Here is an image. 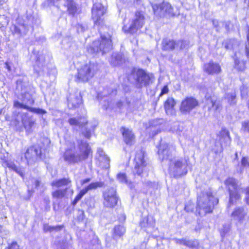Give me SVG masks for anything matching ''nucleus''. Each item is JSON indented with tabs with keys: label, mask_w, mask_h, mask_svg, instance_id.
Here are the masks:
<instances>
[{
	"label": "nucleus",
	"mask_w": 249,
	"mask_h": 249,
	"mask_svg": "<svg viewBox=\"0 0 249 249\" xmlns=\"http://www.w3.org/2000/svg\"><path fill=\"white\" fill-rule=\"evenodd\" d=\"M98 64L94 61H89L78 69L76 75L78 82H87L99 70Z\"/></svg>",
	"instance_id": "4"
},
{
	"label": "nucleus",
	"mask_w": 249,
	"mask_h": 249,
	"mask_svg": "<svg viewBox=\"0 0 249 249\" xmlns=\"http://www.w3.org/2000/svg\"><path fill=\"white\" fill-rule=\"evenodd\" d=\"M223 45L224 46L225 48L227 50L236 49L239 45L238 41L234 39H229L225 40L223 43Z\"/></svg>",
	"instance_id": "30"
},
{
	"label": "nucleus",
	"mask_w": 249,
	"mask_h": 249,
	"mask_svg": "<svg viewBox=\"0 0 249 249\" xmlns=\"http://www.w3.org/2000/svg\"><path fill=\"white\" fill-rule=\"evenodd\" d=\"M19 114L21 115L22 123L25 129L29 133H30L32 131L33 126L35 124V121L29 116L27 112L20 113L17 110L13 112V115L15 118L18 117Z\"/></svg>",
	"instance_id": "15"
},
{
	"label": "nucleus",
	"mask_w": 249,
	"mask_h": 249,
	"mask_svg": "<svg viewBox=\"0 0 249 249\" xmlns=\"http://www.w3.org/2000/svg\"><path fill=\"white\" fill-rule=\"evenodd\" d=\"M60 0H46L44 4L47 6H55V4Z\"/></svg>",
	"instance_id": "51"
},
{
	"label": "nucleus",
	"mask_w": 249,
	"mask_h": 249,
	"mask_svg": "<svg viewBox=\"0 0 249 249\" xmlns=\"http://www.w3.org/2000/svg\"><path fill=\"white\" fill-rule=\"evenodd\" d=\"M121 131L123 135V140L126 144L132 145L135 143V137L131 130L122 127L121 128Z\"/></svg>",
	"instance_id": "18"
},
{
	"label": "nucleus",
	"mask_w": 249,
	"mask_h": 249,
	"mask_svg": "<svg viewBox=\"0 0 249 249\" xmlns=\"http://www.w3.org/2000/svg\"><path fill=\"white\" fill-rule=\"evenodd\" d=\"M91 151L90 147L86 141L81 140L78 142V150L75 153L70 150H67L64 153V158L69 163H75L88 158Z\"/></svg>",
	"instance_id": "3"
},
{
	"label": "nucleus",
	"mask_w": 249,
	"mask_h": 249,
	"mask_svg": "<svg viewBox=\"0 0 249 249\" xmlns=\"http://www.w3.org/2000/svg\"><path fill=\"white\" fill-rule=\"evenodd\" d=\"M218 141L220 142L221 149L223 146H226L230 144L231 142V138L230 133L228 130L225 128H222L218 135Z\"/></svg>",
	"instance_id": "19"
},
{
	"label": "nucleus",
	"mask_w": 249,
	"mask_h": 249,
	"mask_svg": "<svg viewBox=\"0 0 249 249\" xmlns=\"http://www.w3.org/2000/svg\"><path fill=\"white\" fill-rule=\"evenodd\" d=\"M8 164V167L19 174L21 177H23L24 173L23 169L21 167L17 166L14 163H12V162Z\"/></svg>",
	"instance_id": "40"
},
{
	"label": "nucleus",
	"mask_w": 249,
	"mask_h": 249,
	"mask_svg": "<svg viewBox=\"0 0 249 249\" xmlns=\"http://www.w3.org/2000/svg\"><path fill=\"white\" fill-rule=\"evenodd\" d=\"M230 226L228 225H223V229H221V234L222 236H224L229 231Z\"/></svg>",
	"instance_id": "52"
},
{
	"label": "nucleus",
	"mask_w": 249,
	"mask_h": 249,
	"mask_svg": "<svg viewBox=\"0 0 249 249\" xmlns=\"http://www.w3.org/2000/svg\"><path fill=\"white\" fill-rule=\"evenodd\" d=\"M125 232V228L121 225H118L114 227L113 237L114 239L122 236Z\"/></svg>",
	"instance_id": "33"
},
{
	"label": "nucleus",
	"mask_w": 249,
	"mask_h": 249,
	"mask_svg": "<svg viewBox=\"0 0 249 249\" xmlns=\"http://www.w3.org/2000/svg\"><path fill=\"white\" fill-rule=\"evenodd\" d=\"M123 104L122 103V102L121 101H118L117 103H116V106L117 107L119 108L120 109H121L122 107H123Z\"/></svg>",
	"instance_id": "62"
},
{
	"label": "nucleus",
	"mask_w": 249,
	"mask_h": 249,
	"mask_svg": "<svg viewBox=\"0 0 249 249\" xmlns=\"http://www.w3.org/2000/svg\"><path fill=\"white\" fill-rule=\"evenodd\" d=\"M32 182L34 183L35 188H37L41 184L40 180L35 178H34L32 180Z\"/></svg>",
	"instance_id": "58"
},
{
	"label": "nucleus",
	"mask_w": 249,
	"mask_h": 249,
	"mask_svg": "<svg viewBox=\"0 0 249 249\" xmlns=\"http://www.w3.org/2000/svg\"><path fill=\"white\" fill-rule=\"evenodd\" d=\"M116 190L109 188L104 193V205L108 208H113L117 203L118 197L116 195Z\"/></svg>",
	"instance_id": "12"
},
{
	"label": "nucleus",
	"mask_w": 249,
	"mask_h": 249,
	"mask_svg": "<svg viewBox=\"0 0 249 249\" xmlns=\"http://www.w3.org/2000/svg\"><path fill=\"white\" fill-rule=\"evenodd\" d=\"M175 148L173 146H169L167 143H162L160 146L158 151L159 158L162 160H169L172 159Z\"/></svg>",
	"instance_id": "13"
},
{
	"label": "nucleus",
	"mask_w": 249,
	"mask_h": 249,
	"mask_svg": "<svg viewBox=\"0 0 249 249\" xmlns=\"http://www.w3.org/2000/svg\"><path fill=\"white\" fill-rule=\"evenodd\" d=\"M168 88L167 85L164 86L163 88L161 89V91L160 92V96H161L163 94H166L168 92Z\"/></svg>",
	"instance_id": "59"
},
{
	"label": "nucleus",
	"mask_w": 249,
	"mask_h": 249,
	"mask_svg": "<svg viewBox=\"0 0 249 249\" xmlns=\"http://www.w3.org/2000/svg\"><path fill=\"white\" fill-rule=\"evenodd\" d=\"M28 110L40 114H44L46 112V111L43 109L33 107H30Z\"/></svg>",
	"instance_id": "47"
},
{
	"label": "nucleus",
	"mask_w": 249,
	"mask_h": 249,
	"mask_svg": "<svg viewBox=\"0 0 249 249\" xmlns=\"http://www.w3.org/2000/svg\"><path fill=\"white\" fill-rule=\"evenodd\" d=\"M186 42L183 40H178L176 42V48H179L180 49H183L185 46Z\"/></svg>",
	"instance_id": "50"
},
{
	"label": "nucleus",
	"mask_w": 249,
	"mask_h": 249,
	"mask_svg": "<svg viewBox=\"0 0 249 249\" xmlns=\"http://www.w3.org/2000/svg\"><path fill=\"white\" fill-rule=\"evenodd\" d=\"M248 43L246 44L245 51L246 54L248 58H249V26L248 27V32L247 34Z\"/></svg>",
	"instance_id": "49"
},
{
	"label": "nucleus",
	"mask_w": 249,
	"mask_h": 249,
	"mask_svg": "<svg viewBox=\"0 0 249 249\" xmlns=\"http://www.w3.org/2000/svg\"><path fill=\"white\" fill-rule=\"evenodd\" d=\"M175 104L176 102L174 99L171 98L167 99L164 104V108L167 114L171 113Z\"/></svg>",
	"instance_id": "34"
},
{
	"label": "nucleus",
	"mask_w": 249,
	"mask_h": 249,
	"mask_svg": "<svg viewBox=\"0 0 249 249\" xmlns=\"http://www.w3.org/2000/svg\"><path fill=\"white\" fill-rule=\"evenodd\" d=\"M22 103L16 101L14 103V107L18 108H24L28 110L31 107L29 106L32 105L34 103V100L32 95L29 92H25L22 96Z\"/></svg>",
	"instance_id": "17"
},
{
	"label": "nucleus",
	"mask_w": 249,
	"mask_h": 249,
	"mask_svg": "<svg viewBox=\"0 0 249 249\" xmlns=\"http://www.w3.org/2000/svg\"><path fill=\"white\" fill-rule=\"evenodd\" d=\"M91 179L90 178H87L85 179H83L81 181L82 184H84L87 183L90 181Z\"/></svg>",
	"instance_id": "61"
},
{
	"label": "nucleus",
	"mask_w": 249,
	"mask_h": 249,
	"mask_svg": "<svg viewBox=\"0 0 249 249\" xmlns=\"http://www.w3.org/2000/svg\"><path fill=\"white\" fill-rule=\"evenodd\" d=\"M63 226H52L49 225L48 224H44L43 225V231L44 232H53V231H58L61 230L63 228Z\"/></svg>",
	"instance_id": "35"
},
{
	"label": "nucleus",
	"mask_w": 249,
	"mask_h": 249,
	"mask_svg": "<svg viewBox=\"0 0 249 249\" xmlns=\"http://www.w3.org/2000/svg\"><path fill=\"white\" fill-rule=\"evenodd\" d=\"M235 66L236 68L240 71H242L244 70L245 67V64L244 62L242 63H237V61H235Z\"/></svg>",
	"instance_id": "55"
},
{
	"label": "nucleus",
	"mask_w": 249,
	"mask_h": 249,
	"mask_svg": "<svg viewBox=\"0 0 249 249\" xmlns=\"http://www.w3.org/2000/svg\"><path fill=\"white\" fill-rule=\"evenodd\" d=\"M71 184V180L69 178H63L57 180L53 181L52 183L53 186H55L56 187H61L64 186H68Z\"/></svg>",
	"instance_id": "31"
},
{
	"label": "nucleus",
	"mask_w": 249,
	"mask_h": 249,
	"mask_svg": "<svg viewBox=\"0 0 249 249\" xmlns=\"http://www.w3.org/2000/svg\"><path fill=\"white\" fill-rule=\"evenodd\" d=\"M204 71L208 74L213 75L220 73L221 69L218 63L212 61L204 64Z\"/></svg>",
	"instance_id": "20"
},
{
	"label": "nucleus",
	"mask_w": 249,
	"mask_h": 249,
	"mask_svg": "<svg viewBox=\"0 0 249 249\" xmlns=\"http://www.w3.org/2000/svg\"><path fill=\"white\" fill-rule=\"evenodd\" d=\"M240 131L244 134H249V120L242 122Z\"/></svg>",
	"instance_id": "41"
},
{
	"label": "nucleus",
	"mask_w": 249,
	"mask_h": 249,
	"mask_svg": "<svg viewBox=\"0 0 249 249\" xmlns=\"http://www.w3.org/2000/svg\"><path fill=\"white\" fill-rule=\"evenodd\" d=\"M67 192H69L71 195H72L73 191L70 187H67L65 189H58L52 193V196L53 198L60 199L64 197Z\"/></svg>",
	"instance_id": "26"
},
{
	"label": "nucleus",
	"mask_w": 249,
	"mask_h": 249,
	"mask_svg": "<svg viewBox=\"0 0 249 249\" xmlns=\"http://www.w3.org/2000/svg\"><path fill=\"white\" fill-rule=\"evenodd\" d=\"M225 98L227 100L228 103L231 105H235L236 103V93L234 91L225 94Z\"/></svg>",
	"instance_id": "36"
},
{
	"label": "nucleus",
	"mask_w": 249,
	"mask_h": 249,
	"mask_svg": "<svg viewBox=\"0 0 249 249\" xmlns=\"http://www.w3.org/2000/svg\"><path fill=\"white\" fill-rule=\"evenodd\" d=\"M239 167V172L242 173L244 168H249V158L247 157H242L241 161V165L238 164Z\"/></svg>",
	"instance_id": "38"
},
{
	"label": "nucleus",
	"mask_w": 249,
	"mask_h": 249,
	"mask_svg": "<svg viewBox=\"0 0 249 249\" xmlns=\"http://www.w3.org/2000/svg\"><path fill=\"white\" fill-rule=\"evenodd\" d=\"M64 5L67 7V11L69 14L74 16L77 12V8L73 0H67Z\"/></svg>",
	"instance_id": "29"
},
{
	"label": "nucleus",
	"mask_w": 249,
	"mask_h": 249,
	"mask_svg": "<svg viewBox=\"0 0 249 249\" xmlns=\"http://www.w3.org/2000/svg\"><path fill=\"white\" fill-rule=\"evenodd\" d=\"M86 194L85 191L83 189H82L79 193L77 195V196L75 197L74 199L72 201V204L73 205H75L82 198V197Z\"/></svg>",
	"instance_id": "43"
},
{
	"label": "nucleus",
	"mask_w": 249,
	"mask_h": 249,
	"mask_svg": "<svg viewBox=\"0 0 249 249\" xmlns=\"http://www.w3.org/2000/svg\"><path fill=\"white\" fill-rule=\"evenodd\" d=\"M241 95L242 98H245L248 95L249 91L248 88L244 85L242 86L240 88Z\"/></svg>",
	"instance_id": "46"
},
{
	"label": "nucleus",
	"mask_w": 249,
	"mask_h": 249,
	"mask_svg": "<svg viewBox=\"0 0 249 249\" xmlns=\"http://www.w3.org/2000/svg\"><path fill=\"white\" fill-rule=\"evenodd\" d=\"M140 226L142 228H153L155 226V220L152 216L144 217L140 222Z\"/></svg>",
	"instance_id": "28"
},
{
	"label": "nucleus",
	"mask_w": 249,
	"mask_h": 249,
	"mask_svg": "<svg viewBox=\"0 0 249 249\" xmlns=\"http://www.w3.org/2000/svg\"><path fill=\"white\" fill-rule=\"evenodd\" d=\"M177 243L186 246L192 249H199V243L197 240H188L186 238L178 239Z\"/></svg>",
	"instance_id": "23"
},
{
	"label": "nucleus",
	"mask_w": 249,
	"mask_h": 249,
	"mask_svg": "<svg viewBox=\"0 0 249 249\" xmlns=\"http://www.w3.org/2000/svg\"><path fill=\"white\" fill-rule=\"evenodd\" d=\"M213 24L215 27H216L218 24V21L216 20H213Z\"/></svg>",
	"instance_id": "64"
},
{
	"label": "nucleus",
	"mask_w": 249,
	"mask_h": 249,
	"mask_svg": "<svg viewBox=\"0 0 249 249\" xmlns=\"http://www.w3.org/2000/svg\"><path fill=\"white\" fill-rule=\"evenodd\" d=\"M68 122L71 125L77 126L79 127H83L87 124L88 121L85 117L71 118Z\"/></svg>",
	"instance_id": "25"
},
{
	"label": "nucleus",
	"mask_w": 249,
	"mask_h": 249,
	"mask_svg": "<svg viewBox=\"0 0 249 249\" xmlns=\"http://www.w3.org/2000/svg\"><path fill=\"white\" fill-rule=\"evenodd\" d=\"M135 79L136 87L141 88L142 86H147L151 82L154 76L152 74L147 73L144 71L139 69L132 73Z\"/></svg>",
	"instance_id": "8"
},
{
	"label": "nucleus",
	"mask_w": 249,
	"mask_h": 249,
	"mask_svg": "<svg viewBox=\"0 0 249 249\" xmlns=\"http://www.w3.org/2000/svg\"><path fill=\"white\" fill-rule=\"evenodd\" d=\"M194 208V205L190 204H188V205H186L184 209L186 212H192L193 211Z\"/></svg>",
	"instance_id": "56"
},
{
	"label": "nucleus",
	"mask_w": 249,
	"mask_h": 249,
	"mask_svg": "<svg viewBox=\"0 0 249 249\" xmlns=\"http://www.w3.org/2000/svg\"><path fill=\"white\" fill-rule=\"evenodd\" d=\"M100 163L99 166L103 169H108L109 167V161L110 160L109 158L107 157H103V159L99 158L98 159Z\"/></svg>",
	"instance_id": "39"
},
{
	"label": "nucleus",
	"mask_w": 249,
	"mask_h": 249,
	"mask_svg": "<svg viewBox=\"0 0 249 249\" xmlns=\"http://www.w3.org/2000/svg\"><path fill=\"white\" fill-rule=\"evenodd\" d=\"M247 213L245 211L244 208L239 207L234 210L231 213L232 218L239 222H242Z\"/></svg>",
	"instance_id": "24"
},
{
	"label": "nucleus",
	"mask_w": 249,
	"mask_h": 249,
	"mask_svg": "<svg viewBox=\"0 0 249 249\" xmlns=\"http://www.w3.org/2000/svg\"><path fill=\"white\" fill-rule=\"evenodd\" d=\"M133 173L138 176L141 175L145 168L147 163L144 159V152L142 150L138 151L134 160Z\"/></svg>",
	"instance_id": "11"
},
{
	"label": "nucleus",
	"mask_w": 249,
	"mask_h": 249,
	"mask_svg": "<svg viewBox=\"0 0 249 249\" xmlns=\"http://www.w3.org/2000/svg\"><path fill=\"white\" fill-rule=\"evenodd\" d=\"M44 201L46 204V205H49L50 202V200L48 197H45L44 198Z\"/></svg>",
	"instance_id": "63"
},
{
	"label": "nucleus",
	"mask_w": 249,
	"mask_h": 249,
	"mask_svg": "<svg viewBox=\"0 0 249 249\" xmlns=\"http://www.w3.org/2000/svg\"><path fill=\"white\" fill-rule=\"evenodd\" d=\"M218 199L213 195L211 190L202 192L197 197L196 211L199 214H206L212 213Z\"/></svg>",
	"instance_id": "2"
},
{
	"label": "nucleus",
	"mask_w": 249,
	"mask_h": 249,
	"mask_svg": "<svg viewBox=\"0 0 249 249\" xmlns=\"http://www.w3.org/2000/svg\"><path fill=\"white\" fill-rule=\"evenodd\" d=\"M162 49L164 51H171L176 48V41L165 38L163 39L161 43Z\"/></svg>",
	"instance_id": "27"
},
{
	"label": "nucleus",
	"mask_w": 249,
	"mask_h": 249,
	"mask_svg": "<svg viewBox=\"0 0 249 249\" xmlns=\"http://www.w3.org/2000/svg\"><path fill=\"white\" fill-rule=\"evenodd\" d=\"M118 180L123 183H127V180L126 175L124 173H119L117 175Z\"/></svg>",
	"instance_id": "44"
},
{
	"label": "nucleus",
	"mask_w": 249,
	"mask_h": 249,
	"mask_svg": "<svg viewBox=\"0 0 249 249\" xmlns=\"http://www.w3.org/2000/svg\"><path fill=\"white\" fill-rule=\"evenodd\" d=\"M103 185L104 183L102 182H92L90 184H89L88 186L83 188V190L87 193L88 191L90 190L96 189L99 187H102L103 186Z\"/></svg>",
	"instance_id": "37"
},
{
	"label": "nucleus",
	"mask_w": 249,
	"mask_h": 249,
	"mask_svg": "<svg viewBox=\"0 0 249 249\" xmlns=\"http://www.w3.org/2000/svg\"><path fill=\"white\" fill-rule=\"evenodd\" d=\"M207 104L209 109H210L212 108H214L215 110H217L218 109L219 104H217L211 98L207 99Z\"/></svg>",
	"instance_id": "42"
},
{
	"label": "nucleus",
	"mask_w": 249,
	"mask_h": 249,
	"mask_svg": "<svg viewBox=\"0 0 249 249\" xmlns=\"http://www.w3.org/2000/svg\"><path fill=\"white\" fill-rule=\"evenodd\" d=\"M225 183L228 187L230 193L229 203L230 204H232L234 200H237L240 198L238 193V182L235 178H229L225 180Z\"/></svg>",
	"instance_id": "9"
},
{
	"label": "nucleus",
	"mask_w": 249,
	"mask_h": 249,
	"mask_svg": "<svg viewBox=\"0 0 249 249\" xmlns=\"http://www.w3.org/2000/svg\"><path fill=\"white\" fill-rule=\"evenodd\" d=\"M188 157L175 159L170 161L169 170L174 177H178L187 174Z\"/></svg>",
	"instance_id": "5"
},
{
	"label": "nucleus",
	"mask_w": 249,
	"mask_h": 249,
	"mask_svg": "<svg viewBox=\"0 0 249 249\" xmlns=\"http://www.w3.org/2000/svg\"><path fill=\"white\" fill-rule=\"evenodd\" d=\"M245 200L248 205H249V187L245 189Z\"/></svg>",
	"instance_id": "54"
},
{
	"label": "nucleus",
	"mask_w": 249,
	"mask_h": 249,
	"mask_svg": "<svg viewBox=\"0 0 249 249\" xmlns=\"http://www.w3.org/2000/svg\"><path fill=\"white\" fill-rule=\"evenodd\" d=\"M18 25L14 26L15 34L20 36H24L28 33L30 26L21 21L19 18L17 19Z\"/></svg>",
	"instance_id": "22"
},
{
	"label": "nucleus",
	"mask_w": 249,
	"mask_h": 249,
	"mask_svg": "<svg viewBox=\"0 0 249 249\" xmlns=\"http://www.w3.org/2000/svg\"><path fill=\"white\" fill-rule=\"evenodd\" d=\"M82 134L87 139H89L91 136V132L89 130L86 129L85 131L82 132Z\"/></svg>",
	"instance_id": "57"
},
{
	"label": "nucleus",
	"mask_w": 249,
	"mask_h": 249,
	"mask_svg": "<svg viewBox=\"0 0 249 249\" xmlns=\"http://www.w3.org/2000/svg\"><path fill=\"white\" fill-rule=\"evenodd\" d=\"M145 23L144 13L142 11H137L135 13L134 18L131 21V23L129 27L124 26L123 30L125 33L134 34L141 29Z\"/></svg>",
	"instance_id": "6"
},
{
	"label": "nucleus",
	"mask_w": 249,
	"mask_h": 249,
	"mask_svg": "<svg viewBox=\"0 0 249 249\" xmlns=\"http://www.w3.org/2000/svg\"><path fill=\"white\" fill-rule=\"evenodd\" d=\"M106 12L105 8L100 3H95L92 8V18L95 24L100 25L101 18Z\"/></svg>",
	"instance_id": "14"
},
{
	"label": "nucleus",
	"mask_w": 249,
	"mask_h": 249,
	"mask_svg": "<svg viewBox=\"0 0 249 249\" xmlns=\"http://www.w3.org/2000/svg\"><path fill=\"white\" fill-rule=\"evenodd\" d=\"M7 249H19V248L16 242H13L9 244Z\"/></svg>",
	"instance_id": "53"
},
{
	"label": "nucleus",
	"mask_w": 249,
	"mask_h": 249,
	"mask_svg": "<svg viewBox=\"0 0 249 249\" xmlns=\"http://www.w3.org/2000/svg\"><path fill=\"white\" fill-rule=\"evenodd\" d=\"M68 106L70 108L77 107L82 103V97L78 93L70 94L68 97Z\"/></svg>",
	"instance_id": "21"
},
{
	"label": "nucleus",
	"mask_w": 249,
	"mask_h": 249,
	"mask_svg": "<svg viewBox=\"0 0 249 249\" xmlns=\"http://www.w3.org/2000/svg\"><path fill=\"white\" fill-rule=\"evenodd\" d=\"M116 92V90H112L110 91L109 89H104V91L102 93H99L98 94V98L107 96V95L111 94H115Z\"/></svg>",
	"instance_id": "45"
},
{
	"label": "nucleus",
	"mask_w": 249,
	"mask_h": 249,
	"mask_svg": "<svg viewBox=\"0 0 249 249\" xmlns=\"http://www.w3.org/2000/svg\"><path fill=\"white\" fill-rule=\"evenodd\" d=\"M123 62L122 56L119 53H113L110 58V62L113 66L120 65Z\"/></svg>",
	"instance_id": "32"
},
{
	"label": "nucleus",
	"mask_w": 249,
	"mask_h": 249,
	"mask_svg": "<svg viewBox=\"0 0 249 249\" xmlns=\"http://www.w3.org/2000/svg\"><path fill=\"white\" fill-rule=\"evenodd\" d=\"M107 157L105 152L103 149L99 148L97 150V158L98 159L99 158L103 159V157Z\"/></svg>",
	"instance_id": "48"
},
{
	"label": "nucleus",
	"mask_w": 249,
	"mask_h": 249,
	"mask_svg": "<svg viewBox=\"0 0 249 249\" xmlns=\"http://www.w3.org/2000/svg\"><path fill=\"white\" fill-rule=\"evenodd\" d=\"M152 7L154 14L160 17H171L175 16L173 8L168 2L163 1L159 4H152Z\"/></svg>",
	"instance_id": "7"
},
{
	"label": "nucleus",
	"mask_w": 249,
	"mask_h": 249,
	"mask_svg": "<svg viewBox=\"0 0 249 249\" xmlns=\"http://www.w3.org/2000/svg\"><path fill=\"white\" fill-rule=\"evenodd\" d=\"M99 31L101 40H95L87 47V52L92 55H96L99 53L103 54L109 52L112 48V31L107 27H102Z\"/></svg>",
	"instance_id": "1"
},
{
	"label": "nucleus",
	"mask_w": 249,
	"mask_h": 249,
	"mask_svg": "<svg viewBox=\"0 0 249 249\" xmlns=\"http://www.w3.org/2000/svg\"><path fill=\"white\" fill-rule=\"evenodd\" d=\"M198 106V102L193 97H187L181 102L180 110L183 113H189Z\"/></svg>",
	"instance_id": "16"
},
{
	"label": "nucleus",
	"mask_w": 249,
	"mask_h": 249,
	"mask_svg": "<svg viewBox=\"0 0 249 249\" xmlns=\"http://www.w3.org/2000/svg\"><path fill=\"white\" fill-rule=\"evenodd\" d=\"M77 29L78 32L82 33V32H84L86 30V27L82 25L79 24L77 26Z\"/></svg>",
	"instance_id": "60"
},
{
	"label": "nucleus",
	"mask_w": 249,
	"mask_h": 249,
	"mask_svg": "<svg viewBox=\"0 0 249 249\" xmlns=\"http://www.w3.org/2000/svg\"><path fill=\"white\" fill-rule=\"evenodd\" d=\"M24 157L28 164H32L43 158L41 148L39 146H33L29 147L24 153Z\"/></svg>",
	"instance_id": "10"
}]
</instances>
